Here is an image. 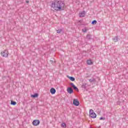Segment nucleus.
Masks as SVG:
<instances>
[{"instance_id":"f257e3e1","label":"nucleus","mask_w":128,"mask_h":128,"mask_svg":"<svg viewBox=\"0 0 128 128\" xmlns=\"http://www.w3.org/2000/svg\"><path fill=\"white\" fill-rule=\"evenodd\" d=\"M51 8L56 12L64 10V3L62 0H55L52 2Z\"/></svg>"},{"instance_id":"f03ea898","label":"nucleus","mask_w":128,"mask_h":128,"mask_svg":"<svg viewBox=\"0 0 128 128\" xmlns=\"http://www.w3.org/2000/svg\"><path fill=\"white\" fill-rule=\"evenodd\" d=\"M1 55L3 58H8V50H5L1 52Z\"/></svg>"},{"instance_id":"7ed1b4c3","label":"nucleus","mask_w":128,"mask_h":128,"mask_svg":"<svg viewBox=\"0 0 128 128\" xmlns=\"http://www.w3.org/2000/svg\"><path fill=\"white\" fill-rule=\"evenodd\" d=\"M40 120H35L33 121L32 124L34 126H38V124H40Z\"/></svg>"},{"instance_id":"20e7f679","label":"nucleus","mask_w":128,"mask_h":128,"mask_svg":"<svg viewBox=\"0 0 128 128\" xmlns=\"http://www.w3.org/2000/svg\"><path fill=\"white\" fill-rule=\"evenodd\" d=\"M73 104L74 105L76 106H80V102H78V100H76V99L74 100Z\"/></svg>"},{"instance_id":"39448f33","label":"nucleus","mask_w":128,"mask_h":128,"mask_svg":"<svg viewBox=\"0 0 128 128\" xmlns=\"http://www.w3.org/2000/svg\"><path fill=\"white\" fill-rule=\"evenodd\" d=\"M67 92L68 94H72V92H74V90H72V88L69 87L67 89Z\"/></svg>"},{"instance_id":"423d86ee","label":"nucleus","mask_w":128,"mask_h":128,"mask_svg":"<svg viewBox=\"0 0 128 128\" xmlns=\"http://www.w3.org/2000/svg\"><path fill=\"white\" fill-rule=\"evenodd\" d=\"M84 16H86V11H83L79 14V16L82 18L84 17Z\"/></svg>"},{"instance_id":"0eeeda50","label":"nucleus","mask_w":128,"mask_h":128,"mask_svg":"<svg viewBox=\"0 0 128 128\" xmlns=\"http://www.w3.org/2000/svg\"><path fill=\"white\" fill-rule=\"evenodd\" d=\"M56 89L54 88H51L50 90V92H51L52 94H56Z\"/></svg>"},{"instance_id":"6e6552de","label":"nucleus","mask_w":128,"mask_h":128,"mask_svg":"<svg viewBox=\"0 0 128 128\" xmlns=\"http://www.w3.org/2000/svg\"><path fill=\"white\" fill-rule=\"evenodd\" d=\"M90 118H96V113H93L92 114H90Z\"/></svg>"},{"instance_id":"1a4fd4ad","label":"nucleus","mask_w":128,"mask_h":128,"mask_svg":"<svg viewBox=\"0 0 128 128\" xmlns=\"http://www.w3.org/2000/svg\"><path fill=\"white\" fill-rule=\"evenodd\" d=\"M88 30V28L86 27H85L82 29V32H86Z\"/></svg>"},{"instance_id":"9d476101","label":"nucleus","mask_w":128,"mask_h":128,"mask_svg":"<svg viewBox=\"0 0 128 128\" xmlns=\"http://www.w3.org/2000/svg\"><path fill=\"white\" fill-rule=\"evenodd\" d=\"M31 96L34 98H38V93H36L35 94L32 95Z\"/></svg>"},{"instance_id":"9b49d317","label":"nucleus","mask_w":128,"mask_h":128,"mask_svg":"<svg viewBox=\"0 0 128 128\" xmlns=\"http://www.w3.org/2000/svg\"><path fill=\"white\" fill-rule=\"evenodd\" d=\"M68 78L71 80L72 82H74L76 80V78L72 76H68Z\"/></svg>"},{"instance_id":"f8f14e48","label":"nucleus","mask_w":128,"mask_h":128,"mask_svg":"<svg viewBox=\"0 0 128 128\" xmlns=\"http://www.w3.org/2000/svg\"><path fill=\"white\" fill-rule=\"evenodd\" d=\"M61 128H66V124L64 122H62L61 124Z\"/></svg>"},{"instance_id":"ddd939ff","label":"nucleus","mask_w":128,"mask_h":128,"mask_svg":"<svg viewBox=\"0 0 128 128\" xmlns=\"http://www.w3.org/2000/svg\"><path fill=\"white\" fill-rule=\"evenodd\" d=\"M113 40L115 42H116L118 40V36H116L113 38Z\"/></svg>"},{"instance_id":"4468645a","label":"nucleus","mask_w":128,"mask_h":128,"mask_svg":"<svg viewBox=\"0 0 128 128\" xmlns=\"http://www.w3.org/2000/svg\"><path fill=\"white\" fill-rule=\"evenodd\" d=\"M86 62H87V64H89V65L92 64V60H88Z\"/></svg>"},{"instance_id":"2eb2a0df","label":"nucleus","mask_w":128,"mask_h":128,"mask_svg":"<svg viewBox=\"0 0 128 128\" xmlns=\"http://www.w3.org/2000/svg\"><path fill=\"white\" fill-rule=\"evenodd\" d=\"M89 82H96V79L92 78L89 80Z\"/></svg>"},{"instance_id":"dca6fc26","label":"nucleus","mask_w":128,"mask_h":128,"mask_svg":"<svg viewBox=\"0 0 128 128\" xmlns=\"http://www.w3.org/2000/svg\"><path fill=\"white\" fill-rule=\"evenodd\" d=\"M10 104L12 106H16V102L12 100Z\"/></svg>"},{"instance_id":"f3484780","label":"nucleus","mask_w":128,"mask_h":128,"mask_svg":"<svg viewBox=\"0 0 128 128\" xmlns=\"http://www.w3.org/2000/svg\"><path fill=\"white\" fill-rule=\"evenodd\" d=\"M86 38H88V40H90L92 38V36H90V34H88L86 36Z\"/></svg>"},{"instance_id":"a211bd4d","label":"nucleus","mask_w":128,"mask_h":128,"mask_svg":"<svg viewBox=\"0 0 128 128\" xmlns=\"http://www.w3.org/2000/svg\"><path fill=\"white\" fill-rule=\"evenodd\" d=\"M70 84L74 89L76 86L74 83H70Z\"/></svg>"},{"instance_id":"6ab92c4d","label":"nucleus","mask_w":128,"mask_h":128,"mask_svg":"<svg viewBox=\"0 0 128 128\" xmlns=\"http://www.w3.org/2000/svg\"><path fill=\"white\" fill-rule=\"evenodd\" d=\"M94 112V110H92V109H90V114H92Z\"/></svg>"},{"instance_id":"aec40b11","label":"nucleus","mask_w":128,"mask_h":128,"mask_svg":"<svg viewBox=\"0 0 128 128\" xmlns=\"http://www.w3.org/2000/svg\"><path fill=\"white\" fill-rule=\"evenodd\" d=\"M96 20H94L92 22V24H96Z\"/></svg>"},{"instance_id":"412c9836","label":"nucleus","mask_w":128,"mask_h":128,"mask_svg":"<svg viewBox=\"0 0 128 128\" xmlns=\"http://www.w3.org/2000/svg\"><path fill=\"white\" fill-rule=\"evenodd\" d=\"M62 29H60V30H57V34H60V32H62Z\"/></svg>"},{"instance_id":"4be33fe9","label":"nucleus","mask_w":128,"mask_h":128,"mask_svg":"<svg viewBox=\"0 0 128 128\" xmlns=\"http://www.w3.org/2000/svg\"><path fill=\"white\" fill-rule=\"evenodd\" d=\"M74 90H76V92H78V87H76L74 88Z\"/></svg>"},{"instance_id":"5701e85b","label":"nucleus","mask_w":128,"mask_h":128,"mask_svg":"<svg viewBox=\"0 0 128 128\" xmlns=\"http://www.w3.org/2000/svg\"><path fill=\"white\" fill-rule=\"evenodd\" d=\"M100 120H104V118H102V117H100Z\"/></svg>"},{"instance_id":"b1692460","label":"nucleus","mask_w":128,"mask_h":128,"mask_svg":"<svg viewBox=\"0 0 128 128\" xmlns=\"http://www.w3.org/2000/svg\"><path fill=\"white\" fill-rule=\"evenodd\" d=\"M26 2H28V1H26Z\"/></svg>"},{"instance_id":"393cba45","label":"nucleus","mask_w":128,"mask_h":128,"mask_svg":"<svg viewBox=\"0 0 128 128\" xmlns=\"http://www.w3.org/2000/svg\"><path fill=\"white\" fill-rule=\"evenodd\" d=\"M50 62H52V60H50Z\"/></svg>"}]
</instances>
